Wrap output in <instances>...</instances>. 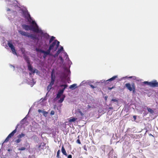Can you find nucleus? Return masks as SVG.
<instances>
[{
  "mask_svg": "<svg viewBox=\"0 0 158 158\" xmlns=\"http://www.w3.org/2000/svg\"><path fill=\"white\" fill-rule=\"evenodd\" d=\"M61 152L65 156H67V154L65 150V148L63 145L62 147Z\"/></svg>",
  "mask_w": 158,
  "mask_h": 158,
  "instance_id": "ddd939ff",
  "label": "nucleus"
},
{
  "mask_svg": "<svg viewBox=\"0 0 158 158\" xmlns=\"http://www.w3.org/2000/svg\"><path fill=\"white\" fill-rule=\"evenodd\" d=\"M59 45L60 42L57 40H55L50 45L49 47L52 48L53 49L54 47V46L56 45L54 50V51H56L57 50L59 46Z\"/></svg>",
  "mask_w": 158,
  "mask_h": 158,
  "instance_id": "7ed1b4c3",
  "label": "nucleus"
},
{
  "mask_svg": "<svg viewBox=\"0 0 158 158\" xmlns=\"http://www.w3.org/2000/svg\"><path fill=\"white\" fill-rule=\"evenodd\" d=\"M79 112L81 116H83L84 115V114L82 113V112L81 111H80Z\"/></svg>",
  "mask_w": 158,
  "mask_h": 158,
  "instance_id": "a19ab883",
  "label": "nucleus"
},
{
  "mask_svg": "<svg viewBox=\"0 0 158 158\" xmlns=\"http://www.w3.org/2000/svg\"><path fill=\"white\" fill-rule=\"evenodd\" d=\"M11 50L12 51V53L15 55H17V53L16 52L15 48H14L12 49H11Z\"/></svg>",
  "mask_w": 158,
  "mask_h": 158,
  "instance_id": "a878e982",
  "label": "nucleus"
},
{
  "mask_svg": "<svg viewBox=\"0 0 158 158\" xmlns=\"http://www.w3.org/2000/svg\"><path fill=\"white\" fill-rule=\"evenodd\" d=\"M22 12L23 15L24 17L27 20L28 22L30 23L31 22L32 19L28 11L22 10Z\"/></svg>",
  "mask_w": 158,
  "mask_h": 158,
  "instance_id": "20e7f679",
  "label": "nucleus"
},
{
  "mask_svg": "<svg viewBox=\"0 0 158 158\" xmlns=\"http://www.w3.org/2000/svg\"><path fill=\"white\" fill-rule=\"evenodd\" d=\"M68 85H66V84H65V85H64V88L65 89H66L67 87H68Z\"/></svg>",
  "mask_w": 158,
  "mask_h": 158,
  "instance_id": "a18cd8bd",
  "label": "nucleus"
},
{
  "mask_svg": "<svg viewBox=\"0 0 158 158\" xmlns=\"http://www.w3.org/2000/svg\"><path fill=\"white\" fill-rule=\"evenodd\" d=\"M111 101L114 102H117L118 100L115 99H112L111 100Z\"/></svg>",
  "mask_w": 158,
  "mask_h": 158,
  "instance_id": "58836bf2",
  "label": "nucleus"
},
{
  "mask_svg": "<svg viewBox=\"0 0 158 158\" xmlns=\"http://www.w3.org/2000/svg\"><path fill=\"white\" fill-rule=\"evenodd\" d=\"M87 107L88 108H90L91 107L89 105H88Z\"/></svg>",
  "mask_w": 158,
  "mask_h": 158,
  "instance_id": "13d9d810",
  "label": "nucleus"
},
{
  "mask_svg": "<svg viewBox=\"0 0 158 158\" xmlns=\"http://www.w3.org/2000/svg\"><path fill=\"white\" fill-rule=\"evenodd\" d=\"M42 113L43 114V115L45 117H46L47 116V114L48 113V112L45 111H42Z\"/></svg>",
  "mask_w": 158,
  "mask_h": 158,
  "instance_id": "c85d7f7f",
  "label": "nucleus"
},
{
  "mask_svg": "<svg viewBox=\"0 0 158 158\" xmlns=\"http://www.w3.org/2000/svg\"><path fill=\"white\" fill-rule=\"evenodd\" d=\"M55 38V37H54L53 36H52L51 38L50 39L49 43L50 44L54 40V39Z\"/></svg>",
  "mask_w": 158,
  "mask_h": 158,
  "instance_id": "c756f323",
  "label": "nucleus"
},
{
  "mask_svg": "<svg viewBox=\"0 0 158 158\" xmlns=\"http://www.w3.org/2000/svg\"><path fill=\"white\" fill-rule=\"evenodd\" d=\"M77 84H74L69 86V88L72 90H73L77 87Z\"/></svg>",
  "mask_w": 158,
  "mask_h": 158,
  "instance_id": "4468645a",
  "label": "nucleus"
},
{
  "mask_svg": "<svg viewBox=\"0 0 158 158\" xmlns=\"http://www.w3.org/2000/svg\"><path fill=\"white\" fill-rule=\"evenodd\" d=\"M52 49V48H50V47H49L48 49L46 51L50 55H51V54H50V52H51V51Z\"/></svg>",
  "mask_w": 158,
  "mask_h": 158,
  "instance_id": "bb28decb",
  "label": "nucleus"
},
{
  "mask_svg": "<svg viewBox=\"0 0 158 158\" xmlns=\"http://www.w3.org/2000/svg\"><path fill=\"white\" fill-rule=\"evenodd\" d=\"M132 77H129V78H131Z\"/></svg>",
  "mask_w": 158,
  "mask_h": 158,
  "instance_id": "bf43d9fd",
  "label": "nucleus"
},
{
  "mask_svg": "<svg viewBox=\"0 0 158 158\" xmlns=\"http://www.w3.org/2000/svg\"><path fill=\"white\" fill-rule=\"evenodd\" d=\"M89 85L90 86V87L93 89H94L96 87H95L94 86L91 85V84H89Z\"/></svg>",
  "mask_w": 158,
  "mask_h": 158,
  "instance_id": "4c0bfd02",
  "label": "nucleus"
},
{
  "mask_svg": "<svg viewBox=\"0 0 158 158\" xmlns=\"http://www.w3.org/2000/svg\"><path fill=\"white\" fill-rule=\"evenodd\" d=\"M117 77V76H114L113 77L109 79V80H107V81H113V80H114Z\"/></svg>",
  "mask_w": 158,
  "mask_h": 158,
  "instance_id": "4be33fe9",
  "label": "nucleus"
},
{
  "mask_svg": "<svg viewBox=\"0 0 158 158\" xmlns=\"http://www.w3.org/2000/svg\"><path fill=\"white\" fill-rule=\"evenodd\" d=\"M19 33L21 34L22 35H23L26 37H27V35H28V34H29L28 33H27L26 32H25L24 31H22V30H20L19 31Z\"/></svg>",
  "mask_w": 158,
  "mask_h": 158,
  "instance_id": "9b49d317",
  "label": "nucleus"
},
{
  "mask_svg": "<svg viewBox=\"0 0 158 158\" xmlns=\"http://www.w3.org/2000/svg\"><path fill=\"white\" fill-rule=\"evenodd\" d=\"M107 98V96H106L105 97V99L106 100Z\"/></svg>",
  "mask_w": 158,
  "mask_h": 158,
  "instance_id": "4d7b16f0",
  "label": "nucleus"
},
{
  "mask_svg": "<svg viewBox=\"0 0 158 158\" xmlns=\"http://www.w3.org/2000/svg\"><path fill=\"white\" fill-rule=\"evenodd\" d=\"M59 52V51H57L56 53V54L57 55H59V54L60 53Z\"/></svg>",
  "mask_w": 158,
  "mask_h": 158,
  "instance_id": "864d4df0",
  "label": "nucleus"
},
{
  "mask_svg": "<svg viewBox=\"0 0 158 158\" xmlns=\"http://www.w3.org/2000/svg\"><path fill=\"white\" fill-rule=\"evenodd\" d=\"M59 58H60V60H61V61H62L63 60V59L62 58V57L61 56H59Z\"/></svg>",
  "mask_w": 158,
  "mask_h": 158,
  "instance_id": "8fccbe9b",
  "label": "nucleus"
},
{
  "mask_svg": "<svg viewBox=\"0 0 158 158\" xmlns=\"http://www.w3.org/2000/svg\"><path fill=\"white\" fill-rule=\"evenodd\" d=\"M29 74H30V75H31V73H29Z\"/></svg>",
  "mask_w": 158,
  "mask_h": 158,
  "instance_id": "052dcab7",
  "label": "nucleus"
},
{
  "mask_svg": "<svg viewBox=\"0 0 158 158\" xmlns=\"http://www.w3.org/2000/svg\"><path fill=\"white\" fill-rule=\"evenodd\" d=\"M21 141V139H20L19 138H18V139L16 140H15V142L18 143H19L20 142V141Z\"/></svg>",
  "mask_w": 158,
  "mask_h": 158,
  "instance_id": "f704fd0d",
  "label": "nucleus"
},
{
  "mask_svg": "<svg viewBox=\"0 0 158 158\" xmlns=\"http://www.w3.org/2000/svg\"><path fill=\"white\" fill-rule=\"evenodd\" d=\"M47 55H45V54H44V55H43V57L44 58H45L46 56H47Z\"/></svg>",
  "mask_w": 158,
  "mask_h": 158,
  "instance_id": "603ef678",
  "label": "nucleus"
},
{
  "mask_svg": "<svg viewBox=\"0 0 158 158\" xmlns=\"http://www.w3.org/2000/svg\"><path fill=\"white\" fill-rule=\"evenodd\" d=\"M113 88H114V87H111V88H110V87H108V89H109V90H111L112 89H113Z\"/></svg>",
  "mask_w": 158,
  "mask_h": 158,
  "instance_id": "3c124183",
  "label": "nucleus"
},
{
  "mask_svg": "<svg viewBox=\"0 0 158 158\" xmlns=\"http://www.w3.org/2000/svg\"><path fill=\"white\" fill-rule=\"evenodd\" d=\"M63 93L60 90L57 94L56 98H60Z\"/></svg>",
  "mask_w": 158,
  "mask_h": 158,
  "instance_id": "f3484780",
  "label": "nucleus"
},
{
  "mask_svg": "<svg viewBox=\"0 0 158 158\" xmlns=\"http://www.w3.org/2000/svg\"><path fill=\"white\" fill-rule=\"evenodd\" d=\"M10 9H9V8H8L7 9V11H10Z\"/></svg>",
  "mask_w": 158,
  "mask_h": 158,
  "instance_id": "6e6d98bb",
  "label": "nucleus"
},
{
  "mask_svg": "<svg viewBox=\"0 0 158 158\" xmlns=\"http://www.w3.org/2000/svg\"><path fill=\"white\" fill-rule=\"evenodd\" d=\"M10 138L8 136L7 137L6 139L5 140L4 142H7L8 141Z\"/></svg>",
  "mask_w": 158,
  "mask_h": 158,
  "instance_id": "2f4dec72",
  "label": "nucleus"
},
{
  "mask_svg": "<svg viewBox=\"0 0 158 158\" xmlns=\"http://www.w3.org/2000/svg\"><path fill=\"white\" fill-rule=\"evenodd\" d=\"M65 88H64L63 89H61V90H60L61 92H62L63 93V92H64V90H65Z\"/></svg>",
  "mask_w": 158,
  "mask_h": 158,
  "instance_id": "79ce46f5",
  "label": "nucleus"
},
{
  "mask_svg": "<svg viewBox=\"0 0 158 158\" xmlns=\"http://www.w3.org/2000/svg\"><path fill=\"white\" fill-rule=\"evenodd\" d=\"M146 108L148 111L151 114H153L154 113V111L152 109L148 108V107L146 106Z\"/></svg>",
  "mask_w": 158,
  "mask_h": 158,
  "instance_id": "6ab92c4d",
  "label": "nucleus"
},
{
  "mask_svg": "<svg viewBox=\"0 0 158 158\" xmlns=\"http://www.w3.org/2000/svg\"><path fill=\"white\" fill-rule=\"evenodd\" d=\"M42 111L41 110H40V109H39L38 110V112H39V113H41V112H42V111Z\"/></svg>",
  "mask_w": 158,
  "mask_h": 158,
  "instance_id": "09e8293b",
  "label": "nucleus"
},
{
  "mask_svg": "<svg viewBox=\"0 0 158 158\" xmlns=\"http://www.w3.org/2000/svg\"><path fill=\"white\" fill-rule=\"evenodd\" d=\"M58 55H57L56 53L55 54L54 56H53L54 57H57Z\"/></svg>",
  "mask_w": 158,
  "mask_h": 158,
  "instance_id": "de8ad7c7",
  "label": "nucleus"
},
{
  "mask_svg": "<svg viewBox=\"0 0 158 158\" xmlns=\"http://www.w3.org/2000/svg\"><path fill=\"white\" fill-rule=\"evenodd\" d=\"M35 50L37 52H39L40 53H43L47 56L48 55H50L46 51H45L44 50H42L41 49H40L38 48H36Z\"/></svg>",
  "mask_w": 158,
  "mask_h": 158,
  "instance_id": "0eeeda50",
  "label": "nucleus"
},
{
  "mask_svg": "<svg viewBox=\"0 0 158 158\" xmlns=\"http://www.w3.org/2000/svg\"><path fill=\"white\" fill-rule=\"evenodd\" d=\"M77 119V118H75L73 117L71 118L69 120V122H74Z\"/></svg>",
  "mask_w": 158,
  "mask_h": 158,
  "instance_id": "5701e85b",
  "label": "nucleus"
},
{
  "mask_svg": "<svg viewBox=\"0 0 158 158\" xmlns=\"http://www.w3.org/2000/svg\"><path fill=\"white\" fill-rule=\"evenodd\" d=\"M149 86L152 87H157L158 86V82L156 80L150 82Z\"/></svg>",
  "mask_w": 158,
  "mask_h": 158,
  "instance_id": "423d86ee",
  "label": "nucleus"
},
{
  "mask_svg": "<svg viewBox=\"0 0 158 158\" xmlns=\"http://www.w3.org/2000/svg\"><path fill=\"white\" fill-rule=\"evenodd\" d=\"M63 50V48L62 46H61L60 48L57 51H59L60 53Z\"/></svg>",
  "mask_w": 158,
  "mask_h": 158,
  "instance_id": "72a5a7b5",
  "label": "nucleus"
},
{
  "mask_svg": "<svg viewBox=\"0 0 158 158\" xmlns=\"http://www.w3.org/2000/svg\"><path fill=\"white\" fill-rule=\"evenodd\" d=\"M150 83V82H148L147 81H145L143 82V83L144 84H147V85L149 86V83Z\"/></svg>",
  "mask_w": 158,
  "mask_h": 158,
  "instance_id": "c9c22d12",
  "label": "nucleus"
},
{
  "mask_svg": "<svg viewBox=\"0 0 158 158\" xmlns=\"http://www.w3.org/2000/svg\"><path fill=\"white\" fill-rule=\"evenodd\" d=\"M77 142L79 144H80L81 143V142H80V139H78L77 141Z\"/></svg>",
  "mask_w": 158,
  "mask_h": 158,
  "instance_id": "ea45409f",
  "label": "nucleus"
},
{
  "mask_svg": "<svg viewBox=\"0 0 158 158\" xmlns=\"http://www.w3.org/2000/svg\"><path fill=\"white\" fill-rule=\"evenodd\" d=\"M29 71H31L32 73H38V70L36 69H33V67L31 66V70H29Z\"/></svg>",
  "mask_w": 158,
  "mask_h": 158,
  "instance_id": "2eb2a0df",
  "label": "nucleus"
},
{
  "mask_svg": "<svg viewBox=\"0 0 158 158\" xmlns=\"http://www.w3.org/2000/svg\"><path fill=\"white\" fill-rule=\"evenodd\" d=\"M55 81V80H53L52 79V80H51V82L50 83V85H52V86L53 85V84H54Z\"/></svg>",
  "mask_w": 158,
  "mask_h": 158,
  "instance_id": "7c9ffc66",
  "label": "nucleus"
},
{
  "mask_svg": "<svg viewBox=\"0 0 158 158\" xmlns=\"http://www.w3.org/2000/svg\"><path fill=\"white\" fill-rule=\"evenodd\" d=\"M52 85H50V84L48 86L47 88V90L48 91H49L51 90V89L52 88Z\"/></svg>",
  "mask_w": 158,
  "mask_h": 158,
  "instance_id": "cd10ccee",
  "label": "nucleus"
},
{
  "mask_svg": "<svg viewBox=\"0 0 158 158\" xmlns=\"http://www.w3.org/2000/svg\"><path fill=\"white\" fill-rule=\"evenodd\" d=\"M133 118L134 119V121H135L136 119V116L135 115H134L133 116Z\"/></svg>",
  "mask_w": 158,
  "mask_h": 158,
  "instance_id": "37998d69",
  "label": "nucleus"
},
{
  "mask_svg": "<svg viewBox=\"0 0 158 158\" xmlns=\"http://www.w3.org/2000/svg\"><path fill=\"white\" fill-rule=\"evenodd\" d=\"M26 148L24 147H21L20 148H19L18 150L19 151H23L26 149Z\"/></svg>",
  "mask_w": 158,
  "mask_h": 158,
  "instance_id": "473e14b6",
  "label": "nucleus"
},
{
  "mask_svg": "<svg viewBox=\"0 0 158 158\" xmlns=\"http://www.w3.org/2000/svg\"><path fill=\"white\" fill-rule=\"evenodd\" d=\"M25 135V134L21 133V134L17 136V137L18 138H19L21 139V138L24 137Z\"/></svg>",
  "mask_w": 158,
  "mask_h": 158,
  "instance_id": "412c9836",
  "label": "nucleus"
},
{
  "mask_svg": "<svg viewBox=\"0 0 158 158\" xmlns=\"http://www.w3.org/2000/svg\"><path fill=\"white\" fill-rule=\"evenodd\" d=\"M22 27L23 29L26 31L30 30L36 33H39L40 32H42V31H40V30L38 29L37 27H33V26L32 25L23 24L22 25Z\"/></svg>",
  "mask_w": 158,
  "mask_h": 158,
  "instance_id": "f257e3e1",
  "label": "nucleus"
},
{
  "mask_svg": "<svg viewBox=\"0 0 158 158\" xmlns=\"http://www.w3.org/2000/svg\"><path fill=\"white\" fill-rule=\"evenodd\" d=\"M56 77L54 74L53 70H52L51 73V80H55Z\"/></svg>",
  "mask_w": 158,
  "mask_h": 158,
  "instance_id": "dca6fc26",
  "label": "nucleus"
},
{
  "mask_svg": "<svg viewBox=\"0 0 158 158\" xmlns=\"http://www.w3.org/2000/svg\"><path fill=\"white\" fill-rule=\"evenodd\" d=\"M17 127H16L15 129L13 131L10 133L8 135V136L10 138H11L13 136L15 133H16L17 131Z\"/></svg>",
  "mask_w": 158,
  "mask_h": 158,
  "instance_id": "f8f14e48",
  "label": "nucleus"
},
{
  "mask_svg": "<svg viewBox=\"0 0 158 158\" xmlns=\"http://www.w3.org/2000/svg\"><path fill=\"white\" fill-rule=\"evenodd\" d=\"M27 37L31 38L33 40H37L38 38L36 37V35L34 34H30L29 33L27 35Z\"/></svg>",
  "mask_w": 158,
  "mask_h": 158,
  "instance_id": "9d476101",
  "label": "nucleus"
},
{
  "mask_svg": "<svg viewBox=\"0 0 158 158\" xmlns=\"http://www.w3.org/2000/svg\"><path fill=\"white\" fill-rule=\"evenodd\" d=\"M40 30L42 32H40L39 33H40L43 35V37L44 38H45L46 39H48L49 38V35L47 33H44L41 30Z\"/></svg>",
  "mask_w": 158,
  "mask_h": 158,
  "instance_id": "1a4fd4ad",
  "label": "nucleus"
},
{
  "mask_svg": "<svg viewBox=\"0 0 158 158\" xmlns=\"http://www.w3.org/2000/svg\"><path fill=\"white\" fill-rule=\"evenodd\" d=\"M125 86L130 91H132L133 94L135 93L136 86L134 83H132L131 84L130 83H127L125 84Z\"/></svg>",
  "mask_w": 158,
  "mask_h": 158,
  "instance_id": "f03ea898",
  "label": "nucleus"
},
{
  "mask_svg": "<svg viewBox=\"0 0 158 158\" xmlns=\"http://www.w3.org/2000/svg\"><path fill=\"white\" fill-rule=\"evenodd\" d=\"M24 58L27 64V67L28 70L31 69V65L30 64V60L28 56L26 55L24 56Z\"/></svg>",
  "mask_w": 158,
  "mask_h": 158,
  "instance_id": "39448f33",
  "label": "nucleus"
},
{
  "mask_svg": "<svg viewBox=\"0 0 158 158\" xmlns=\"http://www.w3.org/2000/svg\"><path fill=\"white\" fill-rule=\"evenodd\" d=\"M31 21H32L31 23L33 25H34L35 26V27H34L33 26V27H35V28L37 27L38 29V30H40L39 28V27H38V26L37 25L36 23L35 22V21H32V20Z\"/></svg>",
  "mask_w": 158,
  "mask_h": 158,
  "instance_id": "a211bd4d",
  "label": "nucleus"
},
{
  "mask_svg": "<svg viewBox=\"0 0 158 158\" xmlns=\"http://www.w3.org/2000/svg\"><path fill=\"white\" fill-rule=\"evenodd\" d=\"M12 149H11V148H8V149H7V151L8 152H10V151H12Z\"/></svg>",
  "mask_w": 158,
  "mask_h": 158,
  "instance_id": "49530a36",
  "label": "nucleus"
},
{
  "mask_svg": "<svg viewBox=\"0 0 158 158\" xmlns=\"http://www.w3.org/2000/svg\"><path fill=\"white\" fill-rule=\"evenodd\" d=\"M64 85H60V86L61 87H62L64 86Z\"/></svg>",
  "mask_w": 158,
  "mask_h": 158,
  "instance_id": "5fc2aeb1",
  "label": "nucleus"
},
{
  "mask_svg": "<svg viewBox=\"0 0 158 158\" xmlns=\"http://www.w3.org/2000/svg\"><path fill=\"white\" fill-rule=\"evenodd\" d=\"M65 97V96L64 95H63L62 96V97L60 98V99L58 101L60 103L62 102L64 100Z\"/></svg>",
  "mask_w": 158,
  "mask_h": 158,
  "instance_id": "b1692460",
  "label": "nucleus"
},
{
  "mask_svg": "<svg viewBox=\"0 0 158 158\" xmlns=\"http://www.w3.org/2000/svg\"><path fill=\"white\" fill-rule=\"evenodd\" d=\"M7 44L9 47L11 49L15 48L12 43L10 42H8Z\"/></svg>",
  "mask_w": 158,
  "mask_h": 158,
  "instance_id": "aec40b11",
  "label": "nucleus"
},
{
  "mask_svg": "<svg viewBox=\"0 0 158 158\" xmlns=\"http://www.w3.org/2000/svg\"><path fill=\"white\" fill-rule=\"evenodd\" d=\"M55 114V112L54 110H52L51 111L50 114L51 115H53Z\"/></svg>",
  "mask_w": 158,
  "mask_h": 158,
  "instance_id": "e433bc0d",
  "label": "nucleus"
},
{
  "mask_svg": "<svg viewBox=\"0 0 158 158\" xmlns=\"http://www.w3.org/2000/svg\"><path fill=\"white\" fill-rule=\"evenodd\" d=\"M46 147L45 146V144L44 142L41 143L40 145L39 146V148L40 150L42 149H46Z\"/></svg>",
  "mask_w": 158,
  "mask_h": 158,
  "instance_id": "6e6552de",
  "label": "nucleus"
},
{
  "mask_svg": "<svg viewBox=\"0 0 158 158\" xmlns=\"http://www.w3.org/2000/svg\"><path fill=\"white\" fill-rule=\"evenodd\" d=\"M68 158H72V156L71 155H69L68 156Z\"/></svg>",
  "mask_w": 158,
  "mask_h": 158,
  "instance_id": "c03bdc74",
  "label": "nucleus"
},
{
  "mask_svg": "<svg viewBox=\"0 0 158 158\" xmlns=\"http://www.w3.org/2000/svg\"><path fill=\"white\" fill-rule=\"evenodd\" d=\"M60 150H59L57 152L56 157L57 158H62L61 157L60 155Z\"/></svg>",
  "mask_w": 158,
  "mask_h": 158,
  "instance_id": "393cba45",
  "label": "nucleus"
}]
</instances>
